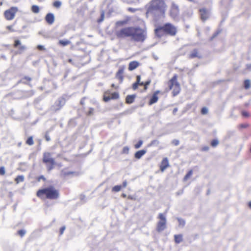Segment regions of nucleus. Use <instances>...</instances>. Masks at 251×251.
Returning a JSON list of instances; mask_svg holds the SVG:
<instances>
[{"label":"nucleus","mask_w":251,"mask_h":251,"mask_svg":"<svg viewBox=\"0 0 251 251\" xmlns=\"http://www.w3.org/2000/svg\"><path fill=\"white\" fill-rule=\"evenodd\" d=\"M115 35L118 39L130 38L131 40L137 43H144L147 38V29L144 24V26H127L118 30Z\"/></svg>","instance_id":"1"},{"label":"nucleus","mask_w":251,"mask_h":251,"mask_svg":"<svg viewBox=\"0 0 251 251\" xmlns=\"http://www.w3.org/2000/svg\"><path fill=\"white\" fill-rule=\"evenodd\" d=\"M167 5L164 0H151L147 7L146 16L157 17L164 16Z\"/></svg>","instance_id":"2"},{"label":"nucleus","mask_w":251,"mask_h":251,"mask_svg":"<svg viewBox=\"0 0 251 251\" xmlns=\"http://www.w3.org/2000/svg\"><path fill=\"white\" fill-rule=\"evenodd\" d=\"M36 196L41 200H56L59 198V193L53 186H50L38 190Z\"/></svg>","instance_id":"3"},{"label":"nucleus","mask_w":251,"mask_h":251,"mask_svg":"<svg viewBox=\"0 0 251 251\" xmlns=\"http://www.w3.org/2000/svg\"><path fill=\"white\" fill-rule=\"evenodd\" d=\"M177 32L176 27L170 23H166L163 25L158 26L154 29V33L158 38H160L164 35L175 36Z\"/></svg>","instance_id":"4"},{"label":"nucleus","mask_w":251,"mask_h":251,"mask_svg":"<svg viewBox=\"0 0 251 251\" xmlns=\"http://www.w3.org/2000/svg\"><path fill=\"white\" fill-rule=\"evenodd\" d=\"M177 75L175 74L167 82L168 88L170 90H172L173 97L178 95L181 91L180 85L177 81Z\"/></svg>","instance_id":"5"},{"label":"nucleus","mask_w":251,"mask_h":251,"mask_svg":"<svg viewBox=\"0 0 251 251\" xmlns=\"http://www.w3.org/2000/svg\"><path fill=\"white\" fill-rule=\"evenodd\" d=\"M42 161L46 165L48 172L52 170L56 165L54 159L51 157V154L49 152H44Z\"/></svg>","instance_id":"6"},{"label":"nucleus","mask_w":251,"mask_h":251,"mask_svg":"<svg viewBox=\"0 0 251 251\" xmlns=\"http://www.w3.org/2000/svg\"><path fill=\"white\" fill-rule=\"evenodd\" d=\"M158 219L159 221L157 224L156 230L158 232H161L164 230L166 227V219L164 215L162 213H160L158 215Z\"/></svg>","instance_id":"7"},{"label":"nucleus","mask_w":251,"mask_h":251,"mask_svg":"<svg viewBox=\"0 0 251 251\" xmlns=\"http://www.w3.org/2000/svg\"><path fill=\"white\" fill-rule=\"evenodd\" d=\"M119 98V94L117 92L110 93L109 91H106L103 94V100L105 102H107L111 100H117Z\"/></svg>","instance_id":"8"},{"label":"nucleus","mask_w":251,"mask_h":251,"mask_svg":"<svg viewBox=\"0 0 251 251\" xmlns=\"http://www.w3.org/2000/svg\"><path fill=\"white\" fill-rule=\"evenodd\" d=\"M17 11L18 8L17 7H11L9 9L4 11V16L5 18L8 21L13 20L14 18L15 14Z\"/></svg>","instance_id":"9"},{"label":"nucleus","mask_w":251,"mask_h":251,"mask_svg":"<svg viewBox=\"0 0 251 251\" xmlns=\"http://www.w3.org/2000/svg\"><path fill=\"white\" fill-rule=\"evenodd\" d=\"M199 14L201 20L203 22L208 20L210 16V11L205 7L200 8L199 10Z\"/></svg>","instance_id":"10"},{"label":"nucleus","mask_w":251,"mask_h":251,"mask_svg":"<svg viewBox=\"0 0 251 251\" xmlns=\"http://www.w3.org/2000/svg\"><path fill=\"white\" fill-rule=\"evenodd\" d=\"M13 47L14 48L17 49V54H21L26 50V47L22 45L21 41L18 39L14 40Z\"/></svg>","instance_id":"11"},{"label":"nucleus","mask_w":251,"mask_h":251,"mask_svg":"<svg viewBox=\"0 0 251 251\" xmlns=\"http://www.w3.org/2000/svg\"><path fill=\"white\" fill-rule=\"evenodd\" d=\"M65 103V100L63 99H58L55 102L54 104L52 105L51 107V110L54 112H57L62 108L63 105H64Z\"/></svg>","instance_id":"12"},{"label":"nucleus","mask_w":251,"mask_h":251,"mask_svg":"<svg viewBox=\"0 0 251 251\" xmlns=\"http://www.w3.org/2000/svg\"><path fill=\"white\" fill-rule=\"evenodd\" d=\"M160 94H161V92L160 90H156L154 91L150 98L148 101V104L149 105H151L157 102L159 100L158 95Z\"/></svg>","instance_id":"13"},{"label":"nucleus","mask_w":251,"mask_h":251,"mask_svg":"<svg viewBox=\"0 0 251 251\" xmlns=\"http://www.w3.org/2000/svg\"><path fill=\"white\" fill-rule=\"evenodd\" d=\"M179 14V8L177 5L176 4L173 3L170 10V15L173 18L177 17Z\"/></svg>","instance_id":"14"},{"label":"nucleus","mask_w":251,"mask_h":251,"mask_svg":"<svg viewBox=\"0 0 251 251\" xmlns=\"http://www.w3.org/2000/svg\"><path fill=\"white\" fill-rule=\"evenodd\" d=\"M170 166L169 160L167 157H164L162 160L159 165V169L161 172H163Z\"/></svg>","instance_id":"15"},{"label":"nucleus","mask_w":251,"mask_h":251,"mask_svg":"<svg viewBox=\"0 0 251 251\" xmlns=\"http://www.w3.org/2000/svg\"><path fill=\"white\" fill-rule=\"evenodd\" d=\"M201 54L198 49H194L188 55V58L189 59H193L195 58H201Z\"/></svg>","instance_id":"16"},{"label":"nucleus","mask_w":251,"mask_h":251,"mask_svg":"<svg viewBox=\"0 0 251 251\" xmlns=\"http://www.w3.org/2000/svg\"><path fill=\"white\" fill-rule=\"evenodd\" d=\"M125 70V67L124 66L121 67L117 72L116 74V77L122 82L124 79V72Z\"/></svg>","instance_id":"17"},{"label":"nucleus","mask_w":251,"mask_h":251,"mask_svg":"<svg viewBox=\"0 0 251 251\" xmlns=\"http://www.w3.org/2000/svg\"><path fill=\"white\" fill-rule=\"evenodd\" d=\"M46 22L49 25H52L54 22V16L52 13H48L45 18Z\"/></svg>","instance_id":"18"},{"label":"nucleus","mask_w":251,"mask_h":251,"mask_svg":"<svg viewBox=\"0 0 251 251\" xmlns=\"http://www.w3.org/2000/svg\"><path fill=\"white\" fill-rule=\"evenodd\" d=\"M32 80V78L29 76H25L23 77L19 81V83H22L31 86L30 82Z\"/></svg>","instance_id":"19"},{"label":"nucleus","mask_w":251,"mask_h":251,"mask_svg":"<svg viewBox=\"0 0 251 251\" xmlns=\"http://www.w3.org/2000/svg\"><path fill=\"white\" fill-rule=\"evenodd\" d=\"M75 174V172L73 171H69L66 169H63L60 174V176L63 178H66L68 176H72Z\"/></svg>","instance_id":"20"},{"label":"nucleus","mask_w":251,"mask_h":251,"mask_svg":"<svg viewBox=\"0 0 251 251\" xmlns=\"http://www.w3.org/2000/svg\"><path fill=\"white\" fill-rule=\"evenodd\" d=\"M140 64L137 61H133L130 62H129L128 65V70L129 71H132L135 69H136L137 67H139Z\"/></svg>","instance_id":"21"},{"label":"nucleus","mask_w":251,"mask_h":251,"mask_svg":"<svg viewBox=\"0 0 251 251\" xmlns=\"http://www.w3.org/2000/svg\"><path fill=\"white\" fill-rule=\"evenodd\" d=\"M135 98V95H127L126 98V102L127 104H131L134 102Z\"/></svg>","instance_id":"22"},{"label":"nucleus","mask_w":251,"mask_h":251,"mask_svg":"<svg viewBox=\"0 0 251 251\" xmlns=\"http://www.w3.org/2000/svg\"><path fill=\"white\" fill-rule=\"evenodd\" d=\"M146 152L145 150H142L137 151L134 155V156L137 159H140L143 156Z\"/></svg>","instance_id":"23"},{"label":"nucleus","mask_w":251,"mask_h":251,"mask_svg":"<svg viewBox=\"0 0 251 251\" xmlns=\"http://www.w3.org/2000/svg\"><path fill=\"white\" fill-rule=\"evenodd\" d=\"M175 242L176 244H179L183 240V236L182 234L175 235Z\"/></svg>","instance_id":"24"},{"label":"nucleus","mask_w":251,"mask_h":251,"mask_svg":"<svg viewBox=\"0 0 251 251\" xmlns=\"http://www.w3.org/2000/svg\"><path fill=\"white\" fill-rule=\"evenodd\" d=\"M70 44L71 42L68 40H60L58 41V44L62 47H65Z\"/></svg>","instance_id":"25"},{"label":"nucleus","mask_w":251,"mask_h":251,"mask_svg":"<svg viewBox=\"0 0 251 251\" xmlns=\"http://www.w3.org/2000/svg\"><path fill=\"white\" fill-rule=\"evenodd\" d=\"M25 180L24 176L23 175L18 176L15 178V181L17 184H19L20 182H23Z\"/></svg>","instance_id":"26"},{"label":"nucleus","mask_w":251,"mask_h":251,"mask_svg":"<svg viewBox=\"0 0 251 251\" xmlns=\"http://www.w3.org/2000/svg\"><path fill=\"white\" fill-rule=\"evenodd\" d=\"M31 10L33 13L37 14L40 12V8L38 5H33L31 7Z\"/></svg>","instance_id":"27"},{"label":"nucleus","mask_w":251,"mask_h":251,"mask_svg":"<svg viewBox=\"0 0 251 251\" xmlns=\"http://www.w3.org/2000/svg\"><path fill=\"white\" fill-rule=\"evenodd\" d=\"M193 170H190L188 171V172L186 174L185 176L183 178V180L184 181H187L193 175Z\"/></svg>","instance_id":"28"},{"label":"nucleus","mask_w":251,"mask_h":251,"mask_svg":"<svg viewBox=\"0 0 251 251\" xmlns=\"http://www.w3.org/2000/svg\"><path fill=\"white\" fill-rule=\"evenodd\" d=\"M25 143L29 146L33 145L34 144L33 137L32 136L29 137L26 140Z\"/></svg>","instance_id":"29"},{"label":"nucleus","mask_w":251,"mask_h":251,"mask_svg":"<svg viewBox=\"0 0 251 251\" xmlns=\"http://www.w3.org/2000/svg\"><path fill=\"white\" fill-rule=\"evenodd\" d=\"M219 142L217 139H214L211 140L210 145L212 147H216L218 145Z\"/></svg>","instance_id":"30"},{"label":"nucleus","mask_w":251,"mask_h":251,"mask_svg":"<svg viewBox=\"0 0 251 251\" xmlns=\"http://www.w3.org/2000/svg\"><path fill=\"white\" fill-rule=\"evenodd\" d=\"M122 188L121 185H116L112 188V191L114 192H118L122 189Z\"/></svg>","instance_id":"31"},{"label":"nucleus","mask_w":251,"mask_h":251,"mask_svg":"<svg viewBox=\"0 0 251 251\" xmlns=\"http://www.w3.org/2000/svg\"><path fill=\"white\" fill-rule=\"evenodd\" d=\"M62 3L60 1H55L52 3V5L54 7L59 8L61 6Z\"/></svg>","instance_id":"32"},{"label":"nucleus","mask_w":251,"mask_h":251,"mask_svg":"<svg viewBox=\"0 0 251 251\" xmlns=\"http://www.w3.org/2000/svg\"><path fill=\"white\" fill-rule=\"evenodd\" d=\"M251 83L249 79L244 81V87L246 89H248L250 87Z\"/></svg>","instance_id":"33"},{"label":"nucleus","mask_w":251,"mask_h":251,"mask_svg":"<svg viewBox=\"0 0 251 251\" xmlns=\"http://www.w3.org/2000/svg\"><path fill=\"white\" fill-rule=\"evenodd\" d=\"M104 18V12H102L100 15V17L97 20V22L98 23H100L102 22Z\"/></svg>","instance_id":"34"},{"label":"nucleus","mask_w":251,"mask_h":251,"mask_svg":"<svg viewBox=\"0 0 251 251\" xmlns=\"http://www.w3.org/2000/svg\"><path fill=\"white\" fill-rule=\"evenodd\" d=\"M129 149L128 147H125L123 148L122 153V154H128L129 152Z\"/></svg>","instance_id":"35"},{"label":"nucleus","mask_w":251,"mask_h":251,"mask_svg":"<svg viewBox=\"0 0 251 251\" xmlns=\"http://www.w3.org/2000/svg\"><path fill=\"white\" fill-rule=\"evenodd\" d=\"M249 126V125L247 123L242 124L239 125L238 127L240 129L246 128Z\"/></svg>","instance_id":"36"},{"label":"nucleus","mask_w":251,"mask_h":251,"mask_svg":"<svg viewBox=\"0 0 251 251\" xmlns=\"http://www.w3.org/2000/svg\"><path fill=\"white\" fill-rule=\"evenodd\" d=\"M177 220H178L179 226H183L185 225V222L184 220L180 219V218H178Z\"/></svg>","instance_id":"37"},{"label":"nucleus","mask_w":251,"mask_h":251,"mask_svg":"<svg viewBox=\"0 0 251 251\" xmlns=\"http://www.w3.org/2000/svg\"><path fill=\"white\" fill-rule=\"evenodd\" d=\"M94 109L93 108H89V111L86 112V114L87 116H91L93 114Z\"/></svg>","instance_id":"38"},{"label":"nucleus","mask_w":251,"mask_h":251,"mask_svg":"<svg viewBox=\"0 0 251 251\" xmlns=\"http://www.w3.org/2000/svg\"><path fill=\"white\" fill-rule=\"evenodd\" d=\"M143 144V141L142 140H139L138 143L134 145V147L135 149L139 148Z\"/></svg>","instance_id":"39"},{"label":"nucleus","mask_w":251,"mask_h":251,"mask_svg":"<svg viewBox=\"0 0 251 251\" xmlns=\"http://www.w3.org/2000/svg\"><path fill=\"white\" fill-rule=\"evenodd\" d=\"M208 113V110L206 107H203L201 109V114L202 115L206 114Z\"/></svg>","instance_id":"40"},{"label":"nucleus","mask_w":251,"mask_h":251,"mask_svg":"<svg viewBox=\"0 0 251 251\" xmlns=\"http://www.w3.org/2000/svg\"><path fill=\"white\" fill-rule=\"evenodd\" d=\"M172 144L175 146H178L179 144V141L177 139H174L172 141Z\"/></svg>","instance_id":"41"},{"label":"nucleus","mask_w":251,"mask_h":251,"mask_svg":"<svg viewBox=\"0 0 251 251\" xmlns=\"http://www.w3.org/2000/svg\"><path fill=\"white\" fill-rule=\"evenodd\" d=\"M5 174V168L4 167H0V175L3 176Z\"/></svg>","instance_id":"42"},{"label":"nucleus","mask_w":251,"mask_h":251,"mask_svg":"<svg viewBox=\"0 0 251 251\" xmlns=\"http://www.w3.org/2000/svg\"><path fill=\"white\" fill-rule=\"evenodd\" d=\"M25 232L24 230H23V229H21V230H19L18 231V234L21 236V237H23L24 236V235L25 234Z\"/></svg>","instance_id":"43"},{"label":"nucleus","mask_w":251,"mask_h":251,"mask_svg":"<svg viewBox=\"0 0 251 251\" xmlns=\"http://www.w3.org/2000/svg\"><path fill=\"white\" fill-rule=\"evenodd\" d=\"M6 28L8 31L10 32H14L15 31L13 29V26L12 25H8Z\"/></svg>","instance_id":"44"},{"label":"nucleus","mask_w":251,"mask_h":251,"mask_svg":"<svg viewBox=\"0 0 251 251\" xmlns=\"http://www.w3.org/2000/svg\"><path fill=\"white\" fill-rule=\"evenodd\" d=\"M242 115L243 116V117H250V114L247 111H243L242 112Z\"/></svg>","instance_id":"45"},{"label":"nucleus","mask_w":251,"mask_h":251,"mask_svg":"<svg viewBox=\"0 0 251 251\" xmlns=\"http://www.w3.org/2000/svg\"><path fill=\"white\" fill-rule=\"evenodd\" d=\"M138 86L139 84L134 82L132 85V88L133 90H136L138 88Z\"/></svg>","instance_id":"46"},{"label":"nucleus","mask_w":251,"mask_h":251,"mask_svg":"<svg viewBox=\"0 0 251 251\" xmlns=\"http://www.w3.org/2000/svg\"><path fill=\"white\" fill-rule=\"evenodd\" d=\"M37 180L39 182L41 180H43L44 181L46 180V178L43 176H40L37 177Z\"/></svg>","instance_id":"47"},{"label":"nucleus","mask_w":251,"mask_h":251,"mask_svg":"<svg viewBox=\"0 0 251 251\" xmlns=\"http://www.w3.org/2000/svg\"><path fill=\"white\" fill-rule=\"evenodd\" d=\"M45 138L47 142H49L50 140V137L48 132L46 133L45 135Z\"/></svg>","instance_id":"48"},{"label":"nucleus","mask_w":251,"mask_h":251,"mask_svg":"<svg viewBox=\"0 0 251 251\" xmlns=\"http://www.w3.org/2000/svg\"><path fill=\"white\" fill-rule=\"evenodd\" d=\"M141 76L140 75H138L136 76V83H138V84H139L141 82Z\"/></svg>","instance_id":"49"},{"label":"nucleus","mask_w":251,"mask_h":251,"mask_svg":"<svg viewBox=\"0 0 251 251\" xmlns=\"http://www.w3.org/2000/svg\"><path fill=\"white\" fill-rule=\"evenodd\" d=\"M128 11L131 12H134L136 11V9L133 8L129 7L128 8Z\"/></svg>","instance_id":"50"},{"label":"nucleus","mask_w":251,"mask_h":251,"mask_svg":"<svg viewBox=\"0 0 251 251\" xmlns=\"http://www.w3.org/2000/svg\"><path fill=\"white\" fill-rule=\"evenodd\" d=\"M151 83V79H148L146 82H145V85L149 86L150 84Z\"/></svg>","instance_id":"51"},{"label":"nucleus","mask_w":251,"mask_h":251,"mask_svg":"<svg viewBox=\"0 0 251 251\" xmlns=\"http://www.w3.org/2000/svg\"><path fill=\"white\" fill-rule=\"evenodd\" d=\"M65 229V227L64 226L61 227L60 228V232L61 234H63Z\"/></svg>","instance_id":"52"},{"label":"nucleus","mask_w":251,"mask_h":251,"mask_svg":"<svg viewBox=\"0 0 251 251\" xmlns=\"http://www.w3.org/2000/svg\"><path fill=\"white\" fill-rule=\"evenodd\" d=\"M126 185H127V182L126 181H124L123 182V184H122V187L123 188H125L126 187Z\"/></svg>","instance_id":"53"},{"label":"nucleus","mask_w":251,"mask_h":251,"mask_svg":"<svg viewBox=\"0 0 251 251\" xmlns=\"http://www.w3.org/2000/svg\"><path fill=\"white\" fill-rule=\"evenodd\" d=\"M209 150V147H207V146H205V147H203L202 148V151H207Z\"/></svg>","instance_id":"54"},{"label":"nucleus","mask_w":251,"mask_h":251,"mask_svg":"<svg viewBox=\"0 0 251 251\" xmlns=\"http://www.w3.org/2000/svg\"><path fill=\"white\" fill-rule=\"evenodd\" d=\"M37 48L39 50H44V47L43 46H41V45H38L37 46Z\"/></svg>","instance_id":"55"},{"label":"nucleus","mask_w":251,"mask_h":251,"mask_svg":"<svg viewBox=\"0 0 251 251\" xmlns=\"http://www.w3.org/2000/svg\"><path fill=\"white\" fill-rule=\"evenodd\" d=\"M219 34V32H217L216 33H215L212 36V37H211V40L213 39L214 38H215V37H216Z\"/></svg>","instance_id":"56"},{"label":"nucleus","mask_w":251,"mask_h":251,"mask_svg":"<svg viewBox=\"0 0 251 251\" xmlns=\"http://www.w3.org/2000/svg\"><path fill=\"white\" fill-rule=\"evenodd\" d=\"M148 89V85H144V91H146Z\"/></svg>","instance_id":"57"},{"label":"nucleus","mask_w":251,"mask_h":251,"mask_svg":"<svg viewBox=\"0 0 251 251\" xmlns=\"http://www.w3.org/2000/svg\"><path fill=\"white\" fill-rule=\"evenodd\" d=\"M80 104L83 105L84 104V99H82L80 102Z\"/></svg>","instance_id":"58"},{"label":"nucleus","mask_w":251,"mask_h":251,"mask_svg":"<svg viewBox=\"0 0 251 251\" xmlns=\"http://www.w3.org/2000/svg\"><path fill=\"white\" fill-rule=\"evenodd\" d=\"M177 108H175L173 109V114H175V113L177 112Z\"/></svg>","instance_id":"59"},{"label":"nucleus","mask_w":251,"mask_h":251,"mask_svg":"<svg viewBox=\"0 0 251 251\" xmlns=\"http://www.w3.org/2000/svg\"><path fill=\"white\" fill-rule=\"evenodd\" d=\"M139 85H140V86H144V85H145V82H140V83L139 84Z\"/></svg>","instance_id":"60"},{"label":"nucleus","mask_w":251,"mask_h":251,"mask_svg":"<svg viewBox=\"0 0 251 251\" xmlns=\"http://www.w3.org/2000/svg\"><path fill=\"white\" fill-rule=\"evenodd\" d=\"M248 206L251 209V201L248 203Z\"/></svg>","instance_id":"61"},{"label":"nucleus","mask_w":251,"mask_h":251,"mask_svg":"<svg viewBox=\"0 0 251 251\" xmlns=\"http://www.w3.org/2000/svg\"><path fill=\"white\" fill-rule=\"evenodd\" d=\"M122 196L123 197H124V198H126V194H123L122 195Z\"/></svg>","instance_id":"62"},{"label":"nucleus","mask_w":251,"mask_h":251,"mask_svg":"<svg viewBox=\"0 0 251 251\" xmlns=\"http://www.w3.org/2000/svg\"><path fill=\"white\" fill-rule=\"evenodd\" d=\"M68 61L70 63H72V60L71 59H69Z\"/></svg>","instance_id":"63"},{"label":"nucleus","mask_w":251,"mask_h":251,"mask_svg":"<svg viewBox=\"0 0 251 251\" xmlns=\"http://www.w3.org/2000/svg\"><path fill=\"white\" fill-rule=\"evenodd\" d=\"M114 84H112V87H114Z\"/></svg>","instance_id":"64"}]
</instances>
